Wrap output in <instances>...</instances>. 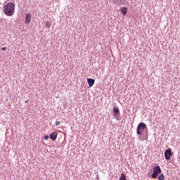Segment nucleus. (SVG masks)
Wrapping results in <instances>:
<instances>
[{
    "mask_svg": "<svg viewBox=\"0 0 180 180\" xmlns=\"http://www.w3.org/2000/svg\"><path fill=\"white\" fill-rule=\"evenodd\" d=\"M46 27H51V22L50 21H46L45 22Z\"/></svg>",
    "mask_w": 180,
    "mask_h": 180,
    "instance_id": "nucleus-11",
    "label": "nucleus"
},
{
    "mask_svg": "<svg viewBox=\"0 0 180 180\" xmlns=\"http://www.w3.org/2000/svg\"><path fill=\"white\" fill-rule=\"evenodd\" d=\"M165 178V176L164 175V174H161L160 175L158 176V180H164Z\"/></svg>",
    "mask_w": 180,
    "mask_h": 180,
    "instance_id": "nucleus-10",
    "label": "nucleus"
},
{
    "mask_svg": "<svg viewBox=\"0 0 180 180\" xmlns=\"http://www.w3.org/2000/svg\"><path fill=\"white\" fill-rule=\"evenodd\" d=\"M50 139L53 141L56 140V139H57V134L56 132H53L52 134H51Z\"/></svg>",
    "mask_w": 180,
    "mask_h": 180,
    "instance_id": "nucleus-8",
    "label": "nucleus"
},
{
    "mask_svg": "<svg viewBox=\"0 0 180 180\" xmlns=\"http://www.w3.org/2000/svg\"><path fill=\"white\" fill-rule=\"evenodd\" d=\"M6 49H7L6 47H3L2 48L3 51H5L6 50Z\"/></svg>",
    "mask_w": 180,
    "mask_h": 180,
    "instance_id": "nucleus-15",
    "label": "nucleus"
},
{
    "mask_svg": "<svg viewBox=\"0 0 180 180\" xmlns=\"http://www.w3.org/2000/svg\"><path fill=\"white\" fill-rule=\"evenodd\" d=\"M55 124H56V126H60V124H61V122L60 121H56L55 122Z\"/></svg>",
    "mask_w": 180,
    "mask_h": 180,
    "instance_id": "nucleus-13",
    "label": "nucleus"
},
{
    "mask_svg": "<svg viewBox=\"0 0 180 180\" xmlns=\"http://www.w3.org/2000/svg\"><path fill=\"white\" fill-rule=\"evenodd\" d=\"M121 13H123L124 16L127 13V8L123 7L121 8Z\"/></svg>",
    "mask_w": 180,
    "mask_h": 180,
    "instance_id": "nucleus-9",
    "label": "nucleus"
},
{
    "mask_svg": "<svg viewBox=\"0 0 180 180\" xmlns=\"http://www.w3.org/2000/svg\"><path fill=\"white\" fill-rule=\"evenodd\" d=\"M161 172V167L156 166L153 168V172L152 174V178L155 179L158 176V174Z\"/></svg>",
    "mask_w": 180,
    "mask_h": 180,
    "instance_id": "nucleus-3",
    "label": "nucleus"
},
{
    "mask_svg": "<svg viewBox=\"0 0 180 180\" xmlns=\"http://www.w3.org/2000/svg\"><path fill=\"white\" fill-rule=\"evenodd\" d=\"M147 127V125L144 124V122H141L139 124L137 129H136V133L139 136H141L144 131V129Z\"/></svg>",
    "mask_w": 180,
    "mask_h": 180,
    "instance_id": "nucleus-2",
    "label": "nucleus"
},
{
    "mask_svg": "<svg viewBox=\"0 0 180 180\" xmlns=\"http://www.w3.org/2000/svg\"><path fill=\"white\" fill-rule=\"evenodd\" d=\"M172 153V149H171V148H169V149L165 150V160H169V158H171Z\"/></svg>",
    "mask_w": 180,
    "mask_h": 180,
    "instance_id": "nucleus-4",
    "label": "nucleus"
},
{
    "mask_svg": "<svg viewBox=\"0 0 180 180\" xmlns=\"http://www.w3.org/2000/svg\"><path fill=\"white\" fill-rule=\"evenodd\" d=\"M44 140H49V136L46 135V136H44Z\"/></svg>",
    "mask_w": 180,
    "mask_h": 180,
    "instance_id": "nucleus-14",
    "label": "nucleus"
},
{
    "mask_svg": "<svg viewBox=\"0 0 180 180\" xmlns=\"http://www.w3.org/2000/svg\"><path fill=\"white\" fill-rule=\"evenodd\" d=\"M120 180H127V179H126V175L122 174L121 177H120Z\"/></svg>",
    "mask_w": 180,
    "mask_h": 180,
    "instance_id": "nucleus-12",
    "label": "nucleus"
},
{
    "mask_svg": "<svg viewBox=\"0 0 180 180\" xmlns=\"http://www.w3.org/2000/svg\"><path fill=\"white\" fill-rule=\"evenodd\" d=\"M27 102H28V101H25V103H27Z\"/></svg>",
    "mask_w": 180,
    "mask_h": 180,
    "instance_id": "nucleus-16",
    "label": "nucleus"
},
{
    "mask_svg": "<svg viewBox=\"0 0 180 180\" xmlns=\"http://www.w3.org/2000/svg\"><path fill=\"white\" fill-rule=\"evenodd\" d=\"M30 19H32V15L30 13H27L25 16L26 25H28V23H30Z\"/></svg>",
    "mask_w": 180,
    "mask_h": 180,
    "instance_id": "nucleus-5",
    "label": "nucleus"
},
{
    "mask_svg": "<svg viewBox=\"0 0 180 180\" xmlns=\"http://www.w3.org/2000/svg\"><path fill=\"white\" fill-rule=\"evenodd\" d=\"M112 112H114L113 116H116L117 113H120L119 107L117 106L114 107Z\"/></svg>",
    "mask_w": 180,
    "mask_h": 180,
    "instance_id": "nucleus-7",
    "label": "nucleus"
},
{
    "mask_svg": "<svg viewBox=\"0 0 180 180\" xmlns=\"http://www.w3.org/2000/svg\"><path fill=\"white\" fill-rule=\"evenodd\" d=\"M87 82H88L89 86L91 88V87L94 86V84H95V79H87Z\"/></svg>",
    "mask_w": 180,
    "mask_h": 180,
    "instance_id": "nucleus-6",
    "label": "nucleus"
},
{
    "mask_svg": "<svg viewBox=\"0 0 180 180\" xmlns=\"http://www.w3.org/2000/svg\"><path fill=\"white\" fill-rule=\"evenodd\" d=\"M4 13L6 16H13L15 13V4L13 3H8L4 6Z\"/></svg>",
    "mask_w": 180,
    "mask_h": 180,
    "instance_id": "nucleus-1",
    "label": "nucleus"
}]
</instances>
